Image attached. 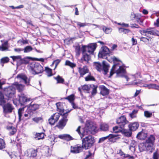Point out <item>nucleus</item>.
<instances>
[{
  "instance_id": "f257e3e1",
  "label": "nucleus",
  "mask_w": 159,
  "mask_h": 159,
  "mask_svg": "<svg viewBox=\"0 0 159 159\" xmlns=\"http://www.w3.org/2000/svg\"><path fill=\"white\" fill-rule=\"evenodd\" d=\"M112 59L114 61L116 62H115L114 64L111 69L109 77H111L115 73H116L117 76H124L126 81H128L129 78L127 76L125 75V69L119 63H118L120 61L115 57H113Z\"/></svg>"
},
{
  "instance_id": "f03ea898",
  "label": "nucleus",
  "mask_w": 159,
  "mask_h": 159,
  "mask_svg": "<svg viewBox=\"0 0 159 159\" xmlns=\"http://www.w3.org/2000/svg\"><path fill=\"white\" fill-rule=\"evenodd\" d=\"M80 126H79L76 129V131L80 135L81 138L85 135L94 134L95 131L96 126L94 125L92 122L87 123L85 126L80 129Z\"/></svg>"
},
{
  "instance_id": "7ed1b4c3",
  "label": "nucleus",
  "mask_w": 159,
  "mask_h": 159,
  "mask_svg": "<svg viewBox=\"0 0 159 159\" xmlns=\"http://www.w3.org/2000/svg\"><path fill=\"white\" fill-rule=\"evenodd\" d=\"M82 147L85 149L91 148L94 142V139L92 136L89 135L85 137L82 139Z\"/></svg>"
},
{
  "instance_id": "20e7f679",
  "label": "nucleus",
  "mask_w": 159,
  "mask_h": 159,
  "mask_svg": "<svg viewBox=\"0 0 159 159\" xmlns=\"http://www.w3.org/2000/svg\"><path fill=\"white\" fill-rule=\"evenodd\" d=\"M29 69L32 73L34 75L42 73L43 71L42 66L38 63L33 62L29 65Z\"/></svg>"
},
{
  "instance_id": "39448f33",
  "label": "nucleus",
  "mask_w": 159,
  "mask_h": 159,
  "mask_svg": "<svg viewBox=\"0 0 159 159\" xmlns=\"http://www.w3.org/2000/svg\"><path fill=\"white\" fill-rule=\"evenodd\" d=\"M97 47L96 43H91L88 45L83 46L82 52H88L90 54L93 53Z\"/></svg>"
},
{
  "instance_id": "423d86ee",
  "label": "nucleus",
  "mask_w": 159,
  "mask_h": 159,
  "mask_svg": "<svg viewBox=\"0 0 159 159\" xmlns=\"http://www.w3.org/2000/svg\"><path fill=\"white\" fill-rule=\"evenodd\" d=\"M4 93L5 95L9 98H11L15 95V89L12 86H10L5 89Z\"/></svg>"
},
{
  "instance_id": "0eeeda50",
  "label": "nucleus",
  "mask_w": 159,
  "mask_h": 159,
  "mask_svg": "<svg viewBox=\"0 0 159 159\" xmlns=\"http://www.w3.org/2000/svg\"><path fill=\"white\" fill-rule=\"evenodd\" d=\"M71 109L68 111L67 112H66L65 113H64L62 116V118L59 122V125L58 127L59 128H63L65 126L66 123L68 121V119L67 118V116H68V113L69 112L71 111Z\"/></svg>"
},
{
  "instance_id": "6e6552de",
  "label": "nucleus",
  "mask_w": 159,
  "mask_h": 159,
  "mask_svg": "<svg viewBox=\"0 0 159 159\" xmlns=\"http://www.w3.org/2000/svg\"><path fill=\"white\" fill-rule=\"evenodd\" d=\"M128 122L126 120L125 117L123 116L119 118L116 120L117 124L119 125L120 128L123 129L125 127V125Z\"/></svg>"
},
{
  "instance_id": "1a4fd4ad",
  "label": "nucleus",
  "mask_w": 159,
  "mask_h": 159,
  "mask_svg": "<svg viewBox=\"0 0 159 159\" xmlns=\"http://www.w3.org/2000/svg\"><path fill=\"white\" fill-rule=\"evenodd\" d=\"M82 52V56L80 60V62L83 64H89V61L91 58L90 56L86 53V52Z\"/></svg>"
},
{
  "instance_id": "9d476101",
  "label": "nucleus",
  "mask_w": 159,
  "mask_h": 159,
  "mask_svg": "<svg viewBox=\"0 0 159 159\" xmlns=\"http://www.w3.org/2000/svg\"><path fill=\"white\" fill-rule=\"evenodd\" d=\"M3 112L5 114L10 113L12 112L14 109V107L9 103L4 105L3 107Z\"/></svg>"
},
{
  "instance_id": "9b49d317",
  "label": "nucleus",
  "mask_w": 159,
  "mask_h": 159,
  "mask_svg": "<svg viewBox=\"0 0 159 159\" xmlns=\"http://www.w3.org/2000/svg\"><path fill=\"white\" fill-rule=\"evenodd\" d=\"M109 49L107 47H104L102 48V51L99 52L98 56L99 57L104 58L109 53Z\"/></svg>"
},
{
  "instance_id": "f8f14e48",
  "label": "nucleus",
  "mask_w": 159,
  "mask_h": 159,
  "mask_svg": "<svg viewBox=\"0 0 159 159\" xmlns=\"http://www.w3.org/2000/svg\"><path fill=\"white\" fill-rule=\"evenodd\" d=\"M30 101V98H27L24 94L19 96V102L21 105H25L26 102Z\"/></svg>"
},
{
  "instance_id": "ddd939ff",
  "label": "nucleus",
  "mask_w": 159,
  "mask_h": 159,
  "mask_svg": "<svg viewBox=\"0 0 159 159\" xmlns=\"http://www.w3.org/2000/svg\"><path fill=\"white\" fill-rule=\"evenodd\" d=\"M139 149L140 152L144 151H151L152 149H150V147L148 143H145L140 144L139 146Z\"/></svg>"
},
{
  "instance_id": "4468645a",
  "label": "nucleus",
  "mask_w": 159,
  "mask_h": 159,
  "mask_svg": "<svg viewBox=\"0 0 159 159\" xmlns=\"http://www.w3.org/2000/svg\"><path fill=\"white\" fill-rule=\"evenodd\" d=\"M83 148L79 144L77 145L74 147H71L70 152L74 153H79L82 151V149Z\"/></svg>"
},
{
  "instance_id": "2eb2a0df",
  "label": "nucleus",
  "mask_w": 159,
  "mask_h": 159,
  "mask_svg": "<svg viewBox=\"0 0 159 159\" xmlns=\"http://www.w3.org/2000/svg\"><path fill=\"white\" fill-rule=\"evenodd\" d=\"M78 71L80 73V77H83L85 74L89 73V69L86 66H84L82 68L79 67Z\"/></svg>"
},
{
  "instance_id": "dca6fc26",
  "label": "nucleus",
  "mask_w": 159,
  "mask_h": 159,
  "mask_svg": "<svg viewBox=\"0 0 159 159\" xmlns=\"http://www.w3.org/2000/svg\"><path fill=\"white\" fill-rule=\"evenodd\" d=\"M155 140V137L152 135H151L148 139L146 140V143L148 144L150 147V149H152V146L153 145L154 142Z\"/></svg>"
},
{
  "instance_id": "f3484780",
  "label": "nucleus",
  "mask_w": 159,
  "mask_h": 159,
  "mask_svg": "<svg viewBox=\"0 0 159 159\" xmlns=\"http://www.w3.org/2000/svg\"><path fill=\"white\" fill-rule=\"evenodd\" d=\"M16 78L18 79L21 80V81L23 82L27 85L29 84L30 83L29 80L27 81V78L26 76L23 74H18L16 76Z\"/></svg>"
},
{
  "instance_id": "a211bd4d",
  "label": "nucleus",
  "mask_w": 159,
  "mask_h": 159,
  "mask_svg": "<svg viewBox=\"0 0 159 159\" xmlns=\"http://www.w3.org/2000/svg\"><path fill=\"white\" fill-rule=\"evenodd\" d=\"M39 106V105L38 104H30L27 110V112L29 113L30 112V113H33V111L38 109Z\"/></svg>"
},
{
  "instance_id": "6ab92c4d",
  "label": "nucleus",
  "mask_w": 159,
  "mask_h": 159,
  "mask_svg": "<svg viewBox=\"0 0 159 159\" xmlns=\"http://www.w3.org/2000/svg\"><path fill=\"white\" fill-rule=\"evenodd\" d=\"M10 57L12 59L13 61H16L18 62L20 61V64L24 63L26 64L28 63L27 62H25L24 60L22 59L20 56H12Z\"/></svg>"
},
{
  "instance_id": "aec40b11",
  "label": "nucleus",
  "mask_w": 159,
  "mask_h": 159,
  "mask_svg": "<svg viewBox=\"0 0 159 159\" xmlns=\"http://www.w3.org/2000/svg\"><path fill=\"white\" fill-rule=\"evenodd\" d=\"M116 136V135L111 134L106 137H103L100 138L98 141V142L99 143L102 142L104 140L107 139H108L110 141H112L111 139L112 138H114Z\"/></svg>"
},
{
  "instance_id": "412c9836",
  "label": "nucleus",
  "mask_w": 159,
  "mask_h": 159,
  "mask_svg": "<svg viewBox=\"0 0 159 159\" xmlns=\"http://www.w3.org/2000/svg\"><path fill=\"white\" fill-rule=\"evenodd\" d=\"M27 152L28 156L30 157H34L37 156V150L31 148L28 150Z\"/></svg>"
},
{
  "instance_id": "4be33fe9",
  "label": "nucleus",
  "mask_w": 159,
  "mask_h": 159,
  "mask_svg": "<svg viewBox=\"0 0 159 159\" xmlns=\"http://www.w3.org/2000/svg\"><path fill=\"white\" fill-rule=\"evenodd\" d=\"M101 94L103 96H105L108 94L109 90L104 86L101 85L99 86Z\"/></svg>"
},
{
  "instance_id": "5701e85b",
  "label": "nucleus",
  "mask_w": 159,
  "mask_h": 159,
  "mask_svg": "<svg viewBox=\"0 0 159 159\" xmlns=\"http://www.w3.org/2000/svg\"><path fill=\"white\" fill-rule=\"evenodd\" d=\"M56 105L57 107V110L60 113V115H63L64 113H66L64 112V110L61 102L57 103Z\"/></svg>"
},
{
  "instance_id": "b1692460",
  "label": "nucleus",
  "mask_w": 159,
  "mask_h": 159,
  "mask_svg": "<svg viewBox=\"0 0 159 159\" xmlns=\"http://www.w3.org/2000/svg\"><path fill=\"white\" fill-rule=\"evenodd\" d=\"M139 126V124L137 122H134L129 125V128L131 131H134L137 129Z\"/></svg>"
},
{
  "instance_id": "393cba45",
  "label": "nucleus",
  "mask_w": 159,
  "mask_h": 159,
  "mask_svg": "<svg viewBox=\"0 0 159 159\" xmlns=\"http://www.w3.org/2000/svg\"><path fill=\"white\" fill-rule=\"evenodd\" d=\"M141 34L148 37L150 36V35H153V30H143L140 31Z\"/></svg>"
},
{
  "instance_id": "a878e982",
  "label": "nucleus",
  "mask_w": 159,
  "mask_h": 159,
  "mask_svg": "<svg viewBox=\"0 0 159 159\" xmlns=\"http://www.w3.org/2000/svg\"><path fill=\"white\" fill-rule=\"evenodd\" d=\"M132 76L131 78L133 79V80H134V81H135L136 80V79L138 78L139 77H140V73H137L134 75H131ZM138 82H134L133 83H132V84L134 85H137L138 84Z\"/></svg>"
},
{
  "instance_id": "bb28decb",
  "label": "nucleus",
  "mask_w": 159,
  "mask_h": 159,
  "mask_svg": "<svg viewBox=\"0 0 159 159\" xmlns=\"http://www.w3.org/2000/svg\"><path fill=\"white\" fill-rule=\"evenodd\" d=\"M14 85L19 92H21L24 89V86L21 84H19L18 83H15Z\"/></svg>"
},
{
  "instance_id": "cd10ccee",
  "label": "nucleus",
  "mask_w": 159,
  "mask_h": 159,
  "mask_svg": "<svg viewBox=\"0 0 159 159\" xmlns=\"http://www.w3.org/2000/svg\"><path fill=\"white\" fill-rule=\"evenodd\" d=\"M7 129L9 130L10 135L14 134L16 131V129L13 126H8L7 127Z\"/></svg>"
},
{
  "instance_id": "c85d7f7f",
  "label": "nucleus",
  "mask_w": 159,
  "mask_h": 159,
  "mask_svg": "<svg viewBox=\"0 0 159 159\" xmlns=\"http://www.w3.org/2000/svg\"><path fill=\"white\" fill-rule=\"evenodd\" d=\"M146 137L147 135L142 132L139 133L136 136L138 139L141 140L144 139Z\"/></svg>"
},
{
  "instance_id": "c756f323",
  "label": "nucleus",
  "mask_w": 159,
  "mask_h": 159,
  "mask_svg": "<svg viewBox=\"0 0 159 159\" xmlns=\"http://www.w3.org/2000/svg\"><path fill=\"white\" fill-rule=\"evenodd\" d=\"M59 137L61 139H64L67 141H69L72 139V137L69 135L64 134L59 136Z\"/></svg>"
},
{
  "instance_id": "7c9ffc66",
  "label": "nucleus",
  "mask_w": 159,
  "mask_h": 159,
  "mask_svg": "<svg viewBox=\"0 0 159 159\" xmlns=\"http://www.w3.org/2000/svg\"><path fill=\"white\" fill-rule=\"evenodd\" d=\"M100 129L103 131H107L108 130L109 125L107 124L103 123L100 125Z\"/></svg>"
},
{
  "instance_id": "2f4dec72",
  "label": "nucleus",
  "mask_w": 159,
  "mask_h": 159,
  "mask_svg": "<svg viewBox=\"0 0 159 159\" xmlns=\"http://www.w3.org/2000/svg\"><path fill=\"white\" fill-rule=\"evenodd\" d=\"M102 68L104 71L105 73V74H106L108 72V70L109 68V66L108 65L106 64V62L105 61H103L102 62Z\"/></svg>"
},
{
  "instance_id": "473e14b6",
  "label": "nucleus",
  "mask_w": 159,
  "mask_h": 159,
  "mask_svg": "<svg viewBox=\"0 0 159 159\" xmlns=\"http://www.w3.org/2000/svg\"><path fill=\"white\" fill-rule=\"evenodd\" d=\"M44 134L43 133H37L35 139L36 140H39L43 139L44 138Z\"/></svg>"
},
{
  "instance_id": "72a5a7b5",
  "label": "nucleus",
  "mask_w": 159,
  "mask_h": 159,
  "mask_svg": "<svg viewBox=\"0 0 159 159\" xmlns=\"http://www.w3.org/2000/svg\"><path fill=\"white\" fill-rule=\"evenodd\" d=\"M85 80L86 81H95V79L91 75L90 73H89L88 75L85 78Z\"/></svg>"
},
{
  "instance_id": "f704fd0d",
  "label": "nucleus",
  "mask_w": 159,
  "mask_h": 159,
  "mask_svg": "<svg viewBox=\"0 0 159 159\" xmlns=\"http://www.w3.org/2000/svg\"><path fill=\"white\" fill-rule=\"evenodd\" d=\"M121 130L122 131L123 133L127 137H130L132 134V132L130 130L125 129L124 128L123 129H121Z\"/></svg>"
},
{
  "instance_id": "c9c22d12",
  "label": "nucleus",
  "mask_w": 159,
  "mask_h": 159,
  "mask_svg": "<svg viewBox=\"0 0 159 159\" xmlns=\"http://www.w3.org/2000/svg\"><path fill=\"white\" fill-rule=\"evenodd\" d=\"M9 61V58L7 57H5L2 58L0 60V63L2 66H3L4 63L8 62Z\"/></svg>"
},
{
  "instance_id": "e433bc0d",
  "label": "nucleus",
  "mask_w": 159,
  "mask_h": 159,
  "mask_svg": "<svg viewBox=\"0 0 159 159\" xmlns=\"http://www.w3.org/2000/svg\"><path fill=\"white\" fill-rule=\"evenodd\" d=\"M117 153L119 154L120 156L123 157L124 158H126L129 156V154H126L123 152L121 149H119L117 151Z\"/></svg>"
},
{
  "instance_id": "4c0bfd02",
  "label": "nucleus",
  "mask_w": 159,
  "mask_h": 159,
  "mask_svg": "<svg viewBox=\"0 0 159 159\" xmlns=\"http://www.w3.org/2000/svg\"><path fill=\"white\" fill-rule=\"evenodd\" d=\"M5 102L4 95L2 93L0 92V105L4 104Z\"/></svg>"
},
{
  "instance_id": "58836bf2",
  "label": "nucleus",
  "mask_w": 159,
  "mask_h": 159,
  "mask_svg": "<svg viewBox=\"0 0 159 159\" xmlns=\"http://www.w3.org/2000/svg\"><path fill=\"white\" fill-rule=\"evenodd\" d=\"M48 121L49 124L51 125H54L55 123L57 122V121H55L53 115H52L50 118L48 119Z\"/></svg>"
},
{
  "instance_id": "ea45409f",
  "label": "nucleus",
  "mask_w": 159,
  "mask_h": 159,
  "mask_svg": "<svg viewBox=\"0 0 159 159\" xmlns=\"http://www.w3.org/2000/svg\"><path fill=\"white\" fill-rule=\"evenodd\" d=\"M65 65L68 66L72 68H73L76 66V64L71 62L69 61H66L65 62Z\"/></svg>"
},
{
  "instance_id": "a19ab883",
  "label": "nucleus",
  "mask_w": 159,
  "mask_h": 159,
  "mask_svg": "<svg viewBox=\"0 0 159 159\" xmlns=\"http://www.w3.org/2000/svg\"><path fill=\"white\" fill-rule=\"evenodd\" d=\"M54 78L57 80V83H63L64 81V79L59 75L54 77Z\"/></svg>"
},
{
  "instance_id": "79ce46f5",
  "label": "nucleus",
  "mask_w": 159,
  "mask_h": 159,
  "mask_svg": "<svg viewBox=\"0 0 159 159\" xmlns=\"http://www.w3.org/2000/svg\"><path fill=\"white\" fill-rule=\"evenodd\" d=\"M102 30L107 34H110L112 31V29L111 28H107L105 26L103 27Z\"/></svg>"
},
{
  "instance_id": "37998d69",
  "label": "nucleus",
  "mask_w": 159,
  "mask_h": 159,
  "mask_svg": "<svg viewBox=\"0 0 159 159\" xmlns=\"http://www.w3.org/2000/svg\"><path fill=\"white\" fill-rule=\"evenodd\" d=\"M57 139V138L54 135H53L50 137V139L52 145H53L54 143L57 141V140H56V139Z\"/></svg>"
},
{
  "instance_id": "c03bdc74",
  "label": "nucleus",
  "mask_w": 159,
  "mask_h": 159,
  "mask_svg": "<svg viewBox=\"0 0 159 159\" xmlns=\"http://www.w3.org/2000/svg\"><path fill=\"white\" fill-rule=\"evenodd\" d=\"M137 112V110H134L131 113L129 114V116L131 118H134L136 117Z\"/></svg>"
},
{
  "instance_id": "a18cd8bd",
  "label": "nucleus",
  "mask_w": 159,
  "mask_h": 159,
  "mask_svg": "<svg viewBox=\"0 0 159 159\" xmlns=\"http://www.w3.org/2000/svg\"><path fill=\"white\" fill-rule=\"evenodd\" d=\"M152 115V113L151 112H149L148 111H144V116L147 118H149L151 117Z\"/></svg>"
},
{
  "instance_id": "49530a36",
  "label": "nucleus",
  "mask_w": 159,
  "mask_h": 159,
  "mask_svg": "<svg viewBox=\"0 0 159 159\" xmlns=\"http://www.w3.org/2000/svg\"><path fill=\"white\" fill-rule=\"evenodd\" d=\"M33 50L32 48L30 46L26 47L24 49V52L25 53L29 52Z\"/></svg>"
},
{
  "instance_id": "de8ad7c7",
  "label": "nucleus",
  "mask_w": 159,
  "mask_h": 159,
  "mask_svg": "<svg viewBox=\"0 0 159 159\" xmlns=\"http://www.w3.org/2000/svg\"><path fill=\"white\" fill-rule=\"evenodd\" d=\"M75 51L76 55L79 56L80 53V46L78 45L75 46Z\"/></svg>"
},
{
  "instance_id": "09e8293b",
  "label": "nucleus",
  "mask_w": 159,
  "mask_h": 159,
  "mask_svg": "<svg viewBox=\"0 0 159 159\" xmlns=\"http://www.w3.org/2000/svg\"><path fill=\"white\" fill-rule=\"evenodd\" d=\"M45 71L48 74V76H50L52 75V70L51 69L46 67L45 68Z\"/></svg>"
},
{
  "instance_id": "8fccbe9b",
  "label": "nucleus",
  "mask_w": 159,
  "mask_h": 159,
  "mask_svg": "<svg viewBox=\"0 0 159 159\" xmlns=\"http://www.w3.org/2000/svg\"><path fill=\"white\" fill-rule=\"evenodd\" d=\"M5 147V143L4 140L2 139H0V149H3Z\"/></svg>"
},
{
  "instance_id": "3c124183",
  "label": "nucleus",
  "mask_w": 159,
  "mask_h": 159,
  "mask_svg": "<svg viewBox=\"0 0 159 159\" xmlns=\"http://www.w3.org/2000/svg\"><path fill=\"white\" fill-rule=\"evenodd\" d=\"M91 87V88L92 89L91 93L92 95H95L97 93V87L95 86L94 85H93Z\"/></svg>"
},
{
  "instance_id": "603ef678",
  "label": "nucleus",
  "mask_w": 159,
  "mask_h": 159,
  "mask_svg": "<svg viewBox=\"0 0 159 159\" xmlns=\"http://www.w3.org/2000/svg\"><path fill=\"white\" fill-rule=\"evenodd\" d=\"M77 24V25L79 26L80 27V28L81 27H84L86 25H88L89 24V23H82L80 22H76Z\"/></svg>"
},
{
  "instance_id": "864d4df0",
  "label": "nucleus",
  "mask_w": 159,
  "mask_h": 159,
  "mask_svg": "<svg viewBox=\"0 0 159 159\" xmlns=\"http://www.w3.org/2000/svg\"><path fill=\"white\" fill-rule=\"evenodd\" d=\"M33 120L35 122L38 123L40 121H43V118L41 117H36L33 118Z\"/></svg>"
},
{
  "instance_id": "5fc2aeb1",
  "label": "nucleus",
  "mask_w": 159,
  "mask_h": 159,
  "mask_svg": "<svg viewBox=\"0 0 159 159\" xmlns=\"http://www.w3.org/2000/svg\"><path fill=\"white\" fill-rule=\"evenodd\" d=\"M24 111L23 108H20L18 110V114L19 115V120L20 121L21 120L22 116V111Z\"/></svg>"
},
{
  "instance_id": "6e6d98bb",
  "label": "nucleus",
  "mask_w": 159,
  "mask_h": 159,
  "mask_svg": "<svg viewBox=\"0 0 159 159\" xmlns=\"http://www.w3.org/2000/svg\"><path fill=\"white\" fill-rule=\"evenodd\" d=\"M74 95L72 94L65 98V99L68 100L70 102H71L74 99Z\"/></svg>"
},
{
  "instance_id": "4d7b16f0",
  "label": "nucleus",
  "mask_w": 159,
  "mask_h": 159,
  "mask_svg": "<svg viewBox=\"0 0 159 159\" xmlns=\"http://www.w3.org/2000/svg\"><path fill=\"white\" fill-rule=\"evenodd\" d=\"M113 129L115 133H117L119 130H121V129L120 128V126L118 125L116 126L113 128Z\"/></svg>"
},
{
  "instance_id": "13d9d810",
  "label": "nucleus",
  "mask_w": 159,
  "mask_h": 159,
  "mask_svg": "<svg viewBox=\"0 0 159 159\" xmlns=\"http://www.w3.org/2000/svg\"><path fill=\"white\" fill-rule=\"evenodd\" d=\"M96 69L99 71H101L102 70V65L100 63H97L96 66Z\"/></svg>"
},
{
  "instance_id": "bf43d9fd",
  "label": "nucleus",
  "mask_w": 159,
  "mask_h": 159,
  "mask_svg": "<svg viewBox=\"0 0 159 159\" xmlns=\"http://www.w3.org/2000/svg\"><path fill=\"white\" fill-rule=\"evenodd\" d=\"M53 115L55 119V121H57L59 118L60 114L59 113H56L54 114Z\"/></svg>"
},
{
  "instance_id": "052dcab7",
  "label": "nucleus",
  "mask_w": 159,
  "mask_h": 159,
  "mask_svg": "<svg viewBox=\"0 0 159 159\" xmlns=\"http://www.w3.org/2000/svg\"><path fill=\"white\" fill-rule=\"evenodd\" d=\"M8 50V48L6 46L4 45H2V46H0V50L4 51H6Z\"/></svg>"
},
{
  "instance_id": "680f3d73",
  "label": "nucleus",
  "mask_w": 159,
  "mask_h": 159,
  "mask_svg": "<svg viewBox=\"0 0 159 159\" xmlns=\"http://www.w3.org/2000/svg\"><path fill=\"white\" fill-rule=\"evenodd\" d=\"M90 86L88 85H84L82 87V89L83 90H89L90 89Z\"/></svg>"
},
{
  "instance_id": "e2e57ef3",
  "label": "nucleus",
  "mask_w": 159,
  "mask_h": 159,
  "mask_svg": "<svg viewBox=\"0 0 159 159\" xmlns=\"http://www.w3.org/2000/svg\"><path fill=\"white\" fill-rule=\"evenodd\" d=\"M152 89H155L157 90H159V86L155 84H151Z\"/></svg>"
},
{
  "instance_id": "0e129e2a",
  "label": "nucleus",
  "mask_w": 159,
  "mask_h": 159,
  "mask_svg": "<svg viewBox=\"0 0 159 159\" xmlns=\"http://www.w3.org/2000/svg\"><path fill=\"white\" fill-rule=\"evenodd\" d=\"M140 40L144 42H147L148 41L149 39L145 37H142L140 38Z\"/></svg>"
},
{
  "instance_id": "69168bd1",
  "label": "nucleus",
  "mask_w": 159,
  "mask_h": 159,
  "mask_svg": "<svg viewBox=\"0 0 159 159\" xmlns=\"http://www.w3.org/2000/svg\"><path fill=\"white\" fill-rule=\"evenodd\" d=\"M153 35L159 36V31L156 30H153Z\"/></svg>"
},
{
  "instance_id": "338daca9",
  "label": "nucleus",
  "mask_w": 159,
  "mask_h": 159,
  "mask_svg": "<svg viewBox=\"0 0 159 159\" xmlns=\"http://www.w3.org/2000/svg\"><path fill=\"white\" fill-rule=\"evenodd\" d=\"M6 82L2 80H0V89H2V85L5 84Z\"/></svg>"
},
{
  "instance_id": "774afa93",
  "label": "nucleus",
  "mask_w": 159,
  "mask_h": 159,
  "mask_svg": "<svg viewBox=\"0 0 159 159\" xmlns=\"http://www.w3.org/2000/svg\"><path fill=\"white\" fill-rule=\"evenodd\" d=\"M129 150L131 151L132 152H134L135 151V148L134 146L133 145H130L129 147Z\"/></svg>"
}]
</instances>
